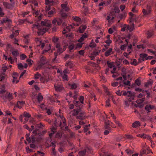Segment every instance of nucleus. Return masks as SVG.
Here are the masks:
<instances>
[{"instance_id": "13", "label": "nucleus", "mask_w": 156, "mask_h": 156, "mask_svg": "<svg viewBox=\"0 0 156 156\" xmlns=\"http://www.w3.org/2000/svg\"><path fill=\"white\" fill-rule=\"evenodd\" d=\"M154 108V106L151 105H146L145 107V109L147 111V113H149L151 112V110L153 109Z\"/></svg>"}, {"instance_id": "26", "label": "nucleus", "mask_w": 156, "mask_h": 156, "mask_svg": "<svg viewBox=\"0 0 156 156\" xmlns=\"http://www.w3.org/2000/svg\"><path fill=\"white\" fill-rule=\"evenodd\" d=\"M100 52V50L94 51L91 53L90 55V56H93L95 57L99 55Z\"/></svg>"}, {"instance_id": "16", "label": "nucleus", "mask_w": 156, "mask_h": 156, "mask_svg": "<svg viewBox=\"0 0 156 156\" xmlns=\"http://www.w3.org/2000/svg\"><path fill=\"white\" fill-rule=\"evenodd\" d=\"M86 28L87 26L86 25H82L80 26L78 30L79 32L82 33L83 32Z\"/></svg>"}, {"instance_id": "53", "label": "nucleus", "mask_w": 156, "mask_h": 156, "mask_svg": "<svg viewBox=\"0 0 156 156\" xmlns=\"http://www.w3.org/2000/svg\"><path fill=\"white\" fill-rule=\"evenodd\" d=\"M125 151L127 154H131L133 153L132 151L129 149H127L125 150Z\"/></svg>"}, {"instance_id": "58", "label": "nucleus", "mask_w": 156, "mask_h": 156, "mask_svg": "<svg viewBox=\"0 0 156 156\" xmlns=\"http://www.w3.org/2000/svg\"><path fill=\"white\" fill-rule=\"evenodd\" d=\"M74 105L73 104L69 105V108L71 109H72L73 108H74V109H76L77 108V107H76H76H75Z\"/></svg>"}, {"instance_id": "4", "label": "nucleus", "mask_w": 156, "mask_h": 156, "mask_svg": "<svg viewBox=\"0 0 156 156\" xmlns=\"http://www.w3.org/2000/svg\"><path fill=\"white\" fill-rule=\"evenodd\" d=\"M54 1L53 0H45V4L47 5L45 7V10L46 12H48V16H51L55 13V9L51 8L50 5H51L53 4Z\"/></svg>"}, {"instance_id": "17", "label": "nucleus", "mask_w": 156, "mask_h": 156, "mask_svg": "<svg viewBox=\"0 0 156 156\" xmlns=\"http://www.w3.org/2000/svg\"><path fill=\"white\" fill-rule=\"evenodd\" d=\"M125 41L126 42V44H125L122 45H121L120 46V48L122 50L124 51L126 49V47L128 46V39H126Z\"/></svg>"}, {"instance_id": "10", "label": "nucleus", "mask_w": 156, "mask_h": 156, "mask_svg": "<svg viewBox=\"0 0 156 156\" xmlns=\"http://www.w3.org/2000/svg\"><path fill=\"white\" fill-rule=\"evenodd\" d=\"M30 115L29 114L26 112H24L23 115H20L19 117V119L20 121L22 122L23 121V119L24 118H30Z\"/></svg>"}, {"instance_id": "28", "label": "nucleus", "mask_w": 156, "mask_h": 156, "mask_svg": "<svg viewBox=\"0 0 156 156\" xmlns=\"http://www.w3.org/2000/svg\"><path fill=\"white\" fill-rule=\"evenodd\" d=\"M126 17V13H123L122 14H119L117 16V17L119 18L120 20L125 18Z\"/></svg>"}, {"instance_id": "41", "label": "nucleus", "mask_w": 156, "mask_h": 156, "mask_svg": "<svg viewBox=\"0 0 156 156\" xmlns=\"http://www.w3.org/2000/svg\"><path fill=\"white\" fill-rule=\"evenodd\" d=\"M112 117L115 120V122L118 125V126H122L121 124L119 122L115 120L116 119V117L114 115V116H113Z\"/></svg>"}, {"instance_id": "47", "label": "nucleus", "mask_w": 156, "mask_h": 156, "mask_svg": "<svg viewBox=\"0 0 156 156\" xmlns=\"http://www.w3.org/2000/svg\"><path fill=\"white\" fill-rule=\"evenodd\" d=\"M132 45L130 44L128 46L127 48V51L128 52H129V54H130L132 50Z\"/></svg>"}, {"instance_id": "12", "label": "nucleus", "mask_w": 156, "mask_h": 156, "mask_svg": "<svg viewBox=\"0 0 156 156\" xmlns=\"http://www.w3.org/2000/svg\"><path fill=\"white\" fill-rule=\"evenodd\" d=\"M114 19V17L112 16L109 14L108 15L107 17L106 20L108 21V24L111 25L113 22V20Z\"/></svg>"}, {"instance_id": "39", "label": "nucleus", "mask_w": 156, "mask_h": 156, "mask_svg": "<svg viewBox=\"0 0 156 156\" xmlns=\"http://www.w3.org/2000/svg\"><path fill=\"white\" fill-rule=\"evenodd\" d=\"M12 55L16 57L19 55V53L17 50H14L12 51Z\"/></svg>"}, {"instance_id": "35", "label": "nucleus", "mask_w": 156, "mask_h": 156, "mask_svg": "<svg viewBox=\"0 0 156 156\" xmlns=\"http://www.w3.org/2000/svg\"><path fill=\"white\" fill-rule=\"evenodd\" d=\"M69 48L70 51H72L73 50H76V47L75 45L71 44L69 47Z\"/></svg>"}, {"instance_id": "14", "label": "nucleus", "mask_w": 156, "mask_h": 156, "mask_svg": "<svg viewBox=\"0 0 156 156\" xmlns=\"http://www.w3.org/2000/svg\"><path fill=\"white\" fill-rule=\"evenodd\" d=\"M61 120H60V127H68L66 126V120L63 117V119H61Z\"/></svg>"}, {"instance_id": "15", "label": "nucleus", "mask_w": 156, "mask_h": 156, "mask_svg": "<svg viewBox=\"0 0 156 156\" xmlns=\"http://www.w3.org/2000/svg\"><path fill=\"white\" fill-rule=\"evenodd\" d=\"M73 28V27L71 25L66 27V28H64V29L62 31L63 34H65L66 33L70 31L71 30V29H72Z\"/></svg>"}, {"instance_id": "59", "label": "nucleus", "mask_w": 156, "mask_h": 156, "mask_svg": "<svg viewBox=\"0 0 156 156\" xmlns=\"http://www.w3.org/2000/svg\"><path fill=\"white\" fill-rule=\"evenodd\" d=\"M110 100L109 98H108V99L106 101V106H109L110 105Z\"/></svg>"}, {"instance_id": "40", "label": "nucleus", "mask_w": 156, "mask_h": 156, "mask_svg": "<svg viewBox=\"0 0 156 156\" xmlns=\"http://www.w3.org/2000/svg\"><path fill=\"white\" fill-rule=\"evenodd\" d=\"M41 75L38 72L37 73H36L34 74V78L36 79H39L41 77Z\"/></svg>"}, {"instance_id": "64", "label": "nucleus", "mask_w": 156, "mask_h": 156, "mask_svg": "<svg viewBox=\"0 0 156 156\" xmlns=\"http://www.w3.org/2000/svg\"><path fill=\"white\" fill-rule=\"evenodd\" d=\"M129 102L128 100L125 101L124 102V105L126 107H128L129 105Z\"/></svg>"}, {"instance_id": "23", "label": "nucleus", "mask_w": 156, "mask_h": 156, "mask_svg": "<svg viewBox=\"0 0 156 156\" xmlns=\"http://www.w3.org/2000/svg\"><path fill=\"white\" fill-rule=\"evenodd\" d=\"M74 20L76 22V25L78 26L82 23L81 19L78 17H76L74 18Z\"/></svg>"}, {"instance_id": "6", "label": "nucleus", "mask_w": 156, "mask_h": 156, "mask_svg": "<svg viewBox=\"0 0 156 156\" xmlns=\"http://www.w3.org/2000/svg\"><path fill=\"white\" fill-rule=\"evenodd\" d=\"M150 6L147 5L146 9H143L142 12L144 16H147L150 14L151 10Z\"/></svg>"}, {"instance_id": "63", "label": "nucleus", "mask_w": 156, "mask_h": 156, "mask_svg": "<svg viewBox=\"0 0 156 156\" xmlns=\"http://www.w3.org/2000/svg\"><path fill=\"white\" fill-rule=\"evenodd\" d=\"M119 82H113V83H112V85L113 87H116V86H118L119 85Z\"/></svg>"}, {"instance_id": "61", "label": "nucleus", "mask_w": 156, "mask_h": 156, "mask_svg": "<svg viewBox=\"0 0 156 156\" xmlns=\"http://www.w3.org/2000/svg\"><path fill=\"white\" fill-rule=\"evenodd\" d=\"M67 75L66 74H64L62 76V79L64 80H68Z\"/></svg>"}, {"instance_id": "24", "label": "nucleus", "mask_w": 156, "mask_h": 156, "mask_svg": "<svg viewBox=\"0 0 156 156\" xmlns=\"http://www.w3.org/2000/svg\"><path fill=\"white\" fill-rule=\"evenodd\" d=\"M112 48H110L106 51L105 53L106 56H108L111 55L112 53Z\"/></svg>"}, {"instance_id": "25", "label": "nucleus", "mask_w": 156, "mask_h": 156, "mask_svg": "<svg viewBox=\"0 0 156 156\" xmlns=\"http://www.w3.org/2000/svg\"><path fill=\"white\" fill-rule=\"evenodd\" d=\"M55 115L58 118H60L61 119H63V116L62 113L61 112V110L60 109L59 110V112H58L56 113H55Z\"/></svg>"}, {"instance_id": "37", "label": "nucleus", "mask_w": 156, "mask_h": 156, "mask_svg": "<svg viewBox=\"0 0 156 156\" xmlns=\"http://www.w3.org/2000/svg\"><path fill=\"white\" fill-rule=\"evenodd\" d=\"M70 85L71 87V89H75L78 87L77 84L73 83L72 84H70Z\"/></svg>"}, {"instance_id": "34", "label": "nucleus", "mask_w": 156, "mask_h": 156, "mask_svg": "<svg viewBox=\"0 0 156 156\" xmlns=\"http://www.w3.org/2000/svg\"><path fill=\"white\" fill-rule=\"evenodd\" d=\"M3 5L4 7L7 9H9L11 8L10 5L7 2H3Z\"/></svg>"}, {"instance_id": "49", "label": "nucleus", "mask_w": 156, "mask_h": 156, "mask_svg": "<svg viewBox=\"0 0 156 156\" xmlns=\"http://www.w3.org/2000/svg\"><path fill=\"white\" fill-rule=\"evenodd\" d=\"M5 75L4 73H2L0 75V81H2L5 79Z\"/></svg>"}, {"instance_id": "3", "label": "nucleus", "mask_w": 156, "mask_h": 156, "mask_svg": "<svg viewBox=\"0 0 156 156\" xmlns=\"http://www.w3.org/2000/svg\"><path fill=\"white\" fill-rule=\"evenodd\" d=\"M80 103L79 101L76 102L75 105L77 108L76 109H74L72 112H73V115L74 116L77 115V118L78 119L82 120L85 119V113L81 110L82 105H80Z\"/></svg>"}, {"instance_id": "8", "label": "nucleus", "mask_w": 156, "mask_h": 156, "mask_svg": "<svg viewBox=\"0 0 156 156\" xmlns=\"http://www.w3.org/2000/svg\"><path fill=\"white\" fill-rule=\"evenodd\" d=\"M12 21L11 19H8L6 17L3 18L2 21V23H7V25L8 27H10L11 26Z\"/></svg>"}, {"instance_id": "55", "label": "nucleus", "mask_w": 156, "mask_h": 156, "mask_svg": "<svg viewBox=\"0 0 156 156\" xmlns=\"http://www.w3.org/2000/svg\"><path fill=\"white\" fill-rule=\"evenodd\" d=\"M26 151L27 153L31 152L33 150L30 149L28 146H27L26 147Z\"/></svg>"}, {"instance_id": "42", "label": "nucleus", "mask_w": 156, "mask_h": 156, "mask_svg": "<svg viewBox=\"0 0 156 156\" xmlns=\"http://www.w3.org/2000/svg\"><path fill=\"white\" fill-rule=\"evenodd\" d=\"M148 37H150L153 34V32L152 31H148L147 33Z\"/></svg>"}, {"instance_id": "51", "label": "nucleus", "mask_w": 156, "mask_h": 156, "mask_svg": "<svg viewBox=\"0 0 156 156\" xmlns=\"http://www.w3.org/2000/svg\"><path fill=\"white\" fill-rule=\"evenodd\" d=\"M146 136H147V135L144 133L142 135L139 134L137 135V136L140 137L141 138H143L144 139L146 138Z\"/></svg>"}, {"instance_id": "52", "label": "nucleus", "mask_w": 156, "mask_h": 156, "mask_svg": "<svg viewBox=\"0 0 156 156\" xmlns=\"http://www.w3.org/2000/svg\"><path fill=\"white\" fill-rule=\"evenodd\" d=\"M124 86H130L131 83L129 81H127L126 82L124 81Z\"/></svg>"}, {"instance_id": "44", "label": "nucleus", "mask_w": 156, "mask_h": 156, "mask_svg": "<svg viewBox=\"0 0 156 156\" xmlns=\"http://www.w3.org/2000/svg\"><path fill=\"white\" fill-rule=\"evenodd\" d=\"M57 127H51V130L52 133H51L49 134V136H51L52 134L55 133L56 132Z\"/></svg>"}, {"instance_id": "7", "label": "nucleus", "mask_w": 156, "mask_h": 156, "mask_svg": "<svg viewBox=\"0 0 156 156\" xmlns=\"http://www.w3.org/2000/svg\"><path fill=\"white\" fill-rule=\"evenodd\" d=\"M55 90L58 92H61L64 89L62 85L60 83H56L54 85Z\"/></svg>"}, {"instance_id": "62", "label": "nucleus", "mask_w": 156, "mask_h": 156, "mask_svg": "<svg viewBox=\"0 0 156 156\" xmlns=\"http://www.w3.org/2000/svg\"><path fill=\"white\" fill-rule=\"evenodd\" d=\"M74 98L76 99L77 98V96L78 94V92L77 91H75L73 93Z\"/></svg>"}, {"instance_id": "22", "label": "nucleus", "mask_w": 156, "mask_h": 156, "mask_svg": "<svg viewBox=\"0 0 156 156\" xmlns=\"http://www.w3.org/2000/svg\"><path fill=\"white\" fill-rule=\"evenodd\" d=\"M51 46L50 44H47L45 45V48L43 51V53L48 52L51 49Z\"/></svg>"}, {"instance_id": "57", "label": "nucleus", "mask_w": 156, "mask_h": 156, "mask_svg": "<svg viewBox=\"0 0 156 156\" xmlns=\"http://www.w3.org/2000/svg\"><path fill=\"white\" fill-rule=\"evenodd\" d=\"M137 48H138L140 49L141 48H142L143 49L146 46L145 45H143V44H141V45H138L137 46Z\"/></svg>"}, {"instance_id": "19", "label": "nucleus", "mask_w": 156, "mask_h": 156, "mask_svg": "<svg viewBox=\"0 0 156 156\" xmlns=\"http://www.w3.org/2000/svg\"><path fill=\"white\" fill-rule=\"evenodd\" d=\"M84 99V98L83 96H80L79 98V101H73V104L75 105V102H76L79 101L80 103V105H82V106H83V104H84V103H83Z\"/></svg>"}, {"instance_id": "48", "label": "nucleus", "mask_w": 156, "mask_h": 156, "mask_svg": "<svg viewBox=\"0 0 156 156\" xmlns=\"http://www.w3.org/2000/svg\"><path fill=\"white\" fill-rule=\"evenodd\" d=\"M31 142L34 143L35 142L36 138L34 137V135H32L31 136Z\"/></svg>"}, {"instance_id": "21", "label": "nucleus", "mask_w": 156, "mask_h": 156, "mask_svg": "<svg viewBox=\"0 0 156 156\" xmlns=\"http://www.w3.org/2000/svg\"><path fill=\"white\" fill-rule=\"evenodd\" d=\"M88 37V35L86 33H85L84 34L82 35V36L80 37V39L78 40L79 42H81L83 41L85 38Z\"/></svg>"}, {"instance_id": "30", "label": "nucleus", "mask_w": 156, "mask_h": 156, "mask_svg": "<svg viewBox=\"0 0 156 156\" xmlns=\"http://www.w3.org/2000/svg\"><path fill=\"white\" fill-rule=\"evenodd\" d=\"M45 64V62H41L40 64L38 65L36 70H37L38 69H40L42 68Z\"/></svg>"}, {"instance_id": "11", "label": "nucleus", "mask_w": 156, "mask_h": 156, "mask_svg": "<svg viewBox=\"0 0 156 156\" xmlns=\"http://www.w3.org/2000/svg\"><path fill=\"white\" fill-rule=\"evenodd\" d=\"M140 58L139 59V62H141L145 60H147V55L145 54H140Z\"/></svg>"}, {"instance_id": "36", "label": "nucleus", "mask_w": 156, "mask_h": 156, "mask_svg": "<svg viewBox=\"0 0 156 156\" xmlns=\"http://www.w3.org/2000/svg\"><path fill=\"white\" fill-rule=\"evenodd\" d=\"M134 96L133 95H129L127 96V100L129 101H132L134 99Z\"/></svg>"}, {"instance_id": "38", "label": "nucleus", "mask_w": 156, "mask_h": 156, "mask_svg": "<svg viewBox=\"0 0 156 156\" xmlns=\"http://www.w3.org/2000/svg\"><path fill=\"white\" fill-rule=\"evenodd\" d=\"M96 46V44L94 43V40H92L89 44V46L91 48H94Z\"/></svg>"}, {"instance_id": "20", "label": "nucleus", "mask_w": 156, "mask_h": 156, "mask_svg": "<svg viewBox=\"0 0 156 156\" xmlns=\"http://www.w3.org/2000/svg\"><path fill=\"white\" fill-rule=\"evenodd\" d=\"M63 11L68 12L69 10V8L67 6L66 4H63L61 5Z\"/></svg>"}, {"instance_id": "46", "label": "nucleus", "mask_w": 156, "mask_h": 156, "mask_svg": "<svg viewBox=\"0 0 156 156\" xmlns=\"http://www.w3.org/2000/svg\"><path fill=\"white\" fill-rule=\"evenodd\" d=\"M83 43H78L76 44L75 45L76 47V49L77 48H80L82 47Z\"/></svg>"}, {"instance_id": "54", "label": "nucleus", "mask_w": 156, "mask_h": 156, "mask_svg": "<svg viewBox=\"0 0 156 156\" xmlns=\"http://www.w3.org/2000/svg\"><path fill=\"white\" fill-rule=\"evenodd\" d=\"M124 80L120 81H119V83L120 84V85L118 87H123L124 86Z\"/></svg>"}, {"instance_id": "33", "label": "nucleus", "mask_w": 156, "mask_h": 156, "mask_svg": "<svg viewBox=\"0 0 156 156\" xmlns=\"http://www.w3.org/2000/svg\"><path fill=\"white\" fill-rule=\"evenodd\" d=\"M122 92H123L122 95L123 96H128L131 94V92L129 91L126 92L125 91H122Z\"/></svg>"}, {"instance_id": "43", "label": "nucleus", "mask_w": 156, "mask_h": 156, "mask_svg": "<svg viewBox=\"0 0 156 156\" xmlns=\"http://www.w3.org/2000/svg\"><path fill=\"white\" fill-rule=\"evenodd\" d=\"M3 9L1 7H0V16L3 17L5 15V13L3 11Z\"/></svg>"}, {"instance_id": "60", "label": "nucleus", "mask_w": 156, "mask_h": 156, "mask_svg": "<svg viewBox=\"0 0 156 156\" xmlns=\"http://www.w3.org/2000/svg\"><path fill=\"white\" fill-rule=\"evenodd\" d=\"M27 56L24 54H22L20 55V59L22 60H24L26 58Z\"/></svg>"}, {"instance_id": "56", "label": "nucleus", "mask_w": 156, "mask_h": 156, "mask_svg": "<svg viewBox=\"0 0 156 156\" xmlns=\"http://www.w3.org/2000/svg\"><path fill=\"white\" fill-rule=\"evenodd\" d=\"M18 66L19 69L20 70L23 69L24 67L23 66L21 63H19Z\"/></svg>"}, {"instance_id": "50", "label": "nucleus", "mask_w": 156, "mask_h": 156, "mask_svg": "<svg viewBox=\"0 0 156 156\" xmlns=\"http://www.w3.org/2000/svg\"><path fill=\"white\" fill-rule=\"evenodd\" d=\"M105 125H106V127H108V126H111V127L112 126V123L109 121H108L107 122H105Z\"/></svg>"}, {"instance_id": "29", "label": "nucleus", "mask_w": 156, "mask_h": 156, "mask_svg": "<svg viewBox=\"0 0 156 156\" xmlns=\"http://www.w3.org/2000/svg\"><path fill=\"white\" fill-rule=\"evenodd\" d=\"M86 150L84 149L83 150L79 151L78 152V154L80 156H84L86 154Z\"/></svg>"}, {"instance_id": "2", "label": "nucleus", "mask_w": 156, "mask_h": 156, "mask_svg": "<svg viewBox=\"0 0 156 156\" xmlns=\"http://www.w3.org/2000/svg\"><path fill=\"white\" fill-rule=\"evenodd\" d=\"M59 38L58 37H54L52 38V41L55 43V47L57 49L54 53L55 58L53 59V62L55 61L58 55H60L66 50L68 45L66 40H63L62 42L61 43L59 42Z\"/></svg>"}, {"instance_id": "5", "label": "nucleus", "mask_w": 156, "mask_h": 156, "mask_svg": "<svg viewBox=\"0 0 156 156\" xmlns=\"http://www.w3.org/2000/svg\"><path fill=\"white\" fill-rule=\"evenodd\" d=\"M145 98H143L137 100L136 101V102L137 104L135 105V107H139L140 108H142L144 106V104L142 103L145 101Z\"/></svg>"}, {"instance_id": "45", "label": "nucleus", "mask_w": 156, "mask_h": 156, "mask_svg": "<svg viewBox=\"0 0 156 156\" xmlns=\"http://www.w3.org/2000/svg\"><path fill=\"white\" fill-rule=\"evenodd\" d=\"M13 80H12V82L13 83H17L19 82V80H17V77L16 76H13Z\"/></svg>"}, {"instance_id": "18", "label": "nucleus", "mask_w": 156, "mask_h": 156, "mask_svg": "<svg viewBox=\"0 0 156 156\" xmlns=\"http://www.w3.org/2000/svg\"><path fill=\"white\" fill-rule=\"evenodd\" d=\"M25 103V101H18L16 105V106L19 108H21L23 106V105Z\"/></svg>"}, {"instance_id": "27", "label": "nucleus", "mask_w": 156, "mask_h": 156, "mask_svg": "<svg viewBox=\"0 0 156 156\" xmlns=\"http://www.w3.org/2000/svg\"><path fill=\"white\" fill-rule=\"evenodd\" d=\"M32 133L33 134H35L34 135V136L37 134L39 135V136L41 135H42L41 133L40 132L39 129H36L35 130H34L33 131Z\"/></svg>"}, {"instance_id": "31", "label": "nucleus", "mask_w": 156, "mask_h": 156, "mask_svg": "<svg viewBox=\"0 0 156 156\" xmlns=\"http://www.w3.org/2000/svg\"><path fill=\"white\" fill-rule=\"evenodd\" d=\"M37 98V99L39 103H40L42 101L43 98V97L41 95V93H39L38 94Z\"/></svg>"}, {"instance_id": "32", "label": "nucleus", "mask_w": 156, "mask_h": 156, "mask_svg": "<svg viewBox=\"0 0 156 156\" xmlns=\"http://www.w3.org/2000/svg\"><path fill=\"white\" fill-rule=\"evenodd\" d=\"M142 126L138 121H136L132 124V127H138Z\"/></svg>"}, {"instance_id": "9", "label": "nucleus", "mask_w": 156, "mask_h": 156, "mask_svg": "<svg viewBox=\"0 0 156 156\" xmlns=\"http://www.w3.org/2000/svg\"><path fill=\"white\" fill-rule=\"evenodd\" d=\"M63 20L62 18H55L52 21V23L54 25H56L57 23L58 26L61 25L63 22Z\"/></svg>"}, {"instance_id": "1", "label": "nucleus", "mask_w": 156, "mask_h": 156, "mask_svg": "<svg viewBox=\"0 0 156 156\" xmlns=\"http://www.w3.org/2000/svg\"><path fill=\"white\" fill-rule=\"evenodd\" d=\"M51 26V21L48 20L41 21L40 23H37L34 24L32 27V30L36 28L38 29L37 33L39 36L43 35L46 31H48Z\"/></svg>"}]
</instances>
